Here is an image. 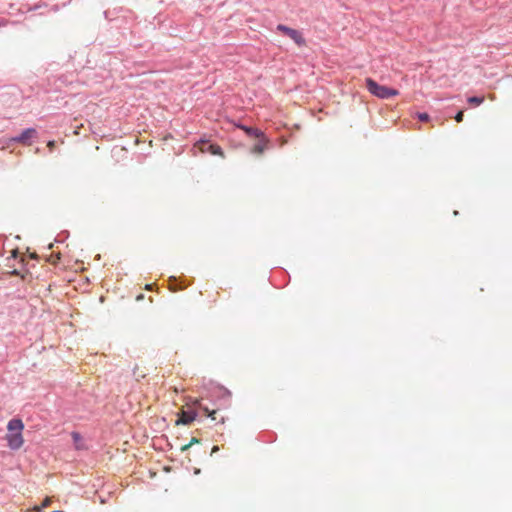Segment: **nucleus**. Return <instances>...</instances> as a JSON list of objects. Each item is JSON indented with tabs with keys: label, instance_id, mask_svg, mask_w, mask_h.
<instances>
[{
	"label": "nucleus",
	"instance_id": "obj_1",
	"mask_svg": "<svg viewBox=\"0 0 512 512\" xmlns=\"http://www.w3.org/2000/svg\"><path fill=\"white\" fill-rule=\"evenodd\" d=\"M24 424L21 419H12L7 424L8 433L5 436L8 447L12 450L20 449L24 444L22 431Z\"/></svg>",
	"mask_w": 512,
	"mask_h": 512
},
{
	"label": "nucleus",
	"instance_id": "obj_2",
	"mask_svg": "<svg viewBox=\"0 0 512 512\" xmlns=\"http://www.w3.org/2000/svg\"><path fill=\"white\" fill-rule=\"evenodd\" d=\"M365 82L367 90L377 98L388 99L399 94L398 90L380 85L372 78H366Z\"/></svg>",
	"mask_w": 512,
	"mask_h": 512
},
{
	"label": "nucleus",
	"instance_id": "obj_3",
	"mask_svg": "<svg viewBox=\"0 0 512 512\" xmlns=\"http://www.w3.org/2000/svg\"><path fill=\"white\" fill-rule=\"evenodd\" d=\"M195 146L200 150L201 153H210L212 155H217L220 157H224V152L222 148L217 144H212L206 140H200L195 144Z\"/></svg>",
	"mask_w": 512,
	"mask_h": 512
},
{
	"label": "nucleus",
	"instance_id": "obj_4",
	"mask_svg": "<svg viewBox=\"0 0 512 512\" xmlns=\"http://www.w3.org/2000/svg\"><path fill=\"white\" fill-rule=\"evenodd\" d=\"M277 30L291 38L298 46L305 45V40L302 36V34L295 29L289 28L285 25L279 24L277 26Z\"/></svg>",
	"mask_w": 512,
	"mask_h": 512
},
{
	"label": "nucleus",
	"instance_id": "obj_5",
	"mask_svg": "<svg viewBox=\"0 0 512 512\" xmlns=\"http://www.w3.org/2000/svg\"><path fill=\"white\" fill-rule=\"evenodd\" d=\"M37 135V131L34 128H28L24 130L19 136L11 139L13 142H18L23 145H30L31 139L35 138Z\"/></svg>",
	"mask_w": 512,
	"mask_h": 512
},
{
	"label": "nucleus",
	"instance_id": "obj_6",
	"mask_svg": "<svg viewBox=\"0 0 512 512\" xmlns=\"http://www.w3.org/2000/svg\"><path fill=\"white\" fill-rule=\"evenodd\" d=\"M256 139H258V142L252 147L251 152L256 155H262L269 148L270 141L264 133Z\"/></svg>",
	"mask_w": 512,
	"mask_h": 512
},
{
	"label": "nucleus",
	"instance_id": "obj_7",
	"mask_svg": "<svg viewBox=\"0 0 512 512\" xmlns=\"http://www.w3.org/2000/svg\"><path fill=\"white\" fill-rule=\"evenodd\" d=\"M178 415L179 417L176 420V425H189L197 417V413L195 411L181 410V412Z\"/></svg>",
	"mask_w": 512,
	"mask_h": 512
},
{
	"label": "nucleus",
	"instance_id": "obj_8",
	"mask_svg": "<svg viewBox=\"0 0 512 512\" xmlns=\"http://www.w3.org/2000/svg\"><path fill=\"white\" fill-rule=\"evenodd\" d=\"M238 128L243 130L249 137L257 138L258 136H261L263 132L257 128L248 127L245 125H237Z\"/></svg>",
	"mask_w": 512,
	"mask_h": 512
},
{
	"label": "nucleus",
	"instance_id": "obj_9",
	"mask_svg": "<svg viewBox=\"0 0 512 512\" xmlns=\"http://www.w3.org/2000/svg\"><path fill=\"white\" fill-rule=\"evenodd\" d=\"M72 439L74 441L75 448L78 450L84 449V443L81 435L78 432H72Z\"/></svg>",
	"mask_w": 512,
	"mask_h": 512
},
{
	"label": "nucleus",
	"instance_id": "obj_10",
	"mask_svg": "<svg viewBox=\"0 0 512 512\" xmlns=\"http://www.w3.org/2000/svg\"><path fill=\"white\" fill-rule=\"evenodd\" d=\"M133 375L136 378V380L139 381L140 379L145 378L147 373H146L145 368L140 367V366H135V368L133 370Z\"/></svg>",
	"mask_w": 512,
	"mask_h": 512
},
{
	"label": "nucleus",
	"instance_id": "obj_11",
	"mask_svg": "<svg viewBox=\"0 0 512 512\" xmlns=\"http://www.w3.org/2000/svg\"><path fill=\"white\" fill-rule=\"evenodd\" d=\"M468 103L472 106H479L484 102V97L472 96L467 99Z\"/></svg>",
	"mask_w": 512,
	"mask_h": 512
},
{
	"label": "nucleus",
	"instance_id": "obj_12",
	"mask_svg": "<svg viewBox=\"0 0 512 512\" xmlns=\"http://www.w3.org/2000/svg\"><path fill=\"white\" fill-rule=\"evenodd\" d=\"M199 442H200V440H199V439H197V438L193 437V438L190 440V442H189L188 444H185V445H183V446L181 447V451H182V452H185V451H187V450H188L192 445L197 444V443H199Z\"/></svg>",
	"mask_w": 512,
	"mask_h": 512
},
{
	"label": "nucleus",
	"instance_id": "obj_13",
	"mask_svg": "<svg viewBox=\"0 0 512 512\" xmlns=\"http://www.w3.org/2000/svg\"><path fill=\"white\" fill-rule=\"evenodd\" d=\"M203 411L205 412V414H206L208 417H211L213 420H215V419H216V417H215V415H216V413H217V411H216V410H212V411H210L207 407H204V408H203Z\"/></svg>",
	"mask_w": 512,
	"mask_h": 512
},
{
	"label": "nucleus",
	"instance_id": "obj_14",
	"mask_svg": "<svg viewBox=\"0 0 512 512\" xmlns=\"http://www.w3.org/2000/svg\"><path fill=\"white\" fill-rule=\"evenodd\" d=\"M418 119L423 122H427L430 120V116L427 113H418Z\"/></svg>",
	"mask_w": 512,
	"mask_h": 512
},
{
	"label": "nucleus",
	"instance_id": "obj_15",
	"mask_svg": "<svg viewBox=\"0 0 512 512\" xmlns=\"http://www.w3.org/2000/svg\"><path fill=\"white\" fill-rule=\"evenodd\" d=\"M50 503H51V498L50 497H46L44 499V501L42 502V504L39 505L38 507H41V510H42L43 508L48 507L50 505Z\"/></svg>",
	"mask_w": 512,
	"mask_h": 512
},
{
	"label": "nucleus",
	"instance_id": "obj_16",
	"mask_svg": "<svg viewBox=\"0 0 512 512\" xmlns=\"http://www.w3.org/2000/svg\"><path fill=\"white\" fill-rule=\"evenodd\" d=\"M463 117H464V112L463 111H459L456 116H455V120L457 122H462L463 121Z\"/></svg>",
	"mask_w": 512,
	"mask_h": 512
},
{
	"label": "nucleus",
	"instance_id": "obj_17",
	"mask_svg": "<svg viewBox=\"0 0 512 512\" xmlns=\"http://www.w3.org/2000/svg\"><path fill=\"white\" fill-rule=\"evenodd\" d=\"M40 511H41V507L34 506L32 509H28L25 512H40Z\"/></svg>",
	"mask_w": 512,
	"mask_h": 512
},
{
	"label": "nucleus",
	"instance_id": "obj_18",
	"mask_svg": "<svg viewBox=\"0 0 512 512\" xmlns=\"http://www.w3.org/2000/svg\"><path fill=\"white\" fill-rule=\"evenodd\" d=\"M47 146L50 150H52L55 147V141L51 140L47 143Z\"/></svg>",
	"mask_w": 512,
	"mask_h": 512
},
{
	"label": "nucleus",
	"instance_id": "obj_19",
	"mask_svg": "<svg viewBox=\"0 0 512 512\" xmlns=\"http://www.w3.org/2000/svg\"><path fill=\"white\" fill-rule=\"evenodd\" d=\"M194 405L200 406V401L198 399H195L193 402Z\"/></svg>",
	"mask_w": 512,
	"mask_h": 512
},
{
	"label": "nucleus",
	"instance_id": "obj_20",
	"mask_svg": "<svg viewBox=\"0 0 512 512\" xmlns=\"http://www.w3.org/2000/svg\"><path fill=\"white\" fill-rule=\"evenodd\" d=\"M218 450H219L218 446H214V447L212 448V453H215V452H216V451H218Z\"/></svg>",
	"mask_w": 512,
	"mask_h": 512
}]
</instances>
